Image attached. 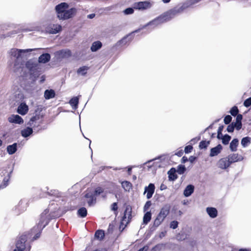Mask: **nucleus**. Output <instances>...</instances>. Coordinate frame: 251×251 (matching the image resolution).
I'll return each instance as SVG.
<instances>
[{
  "instance_id": "41",
  "label": "nucleus",
  "mask_w": 251,
  "mask_h": 251,
  "mask_svg": "<svg viewBox=\"0 0 251 251\" xmlns=\"http://www.w3.org/2000/svg\"><path fill=\"white\" fill-rule=\"evenodd\" d=\"M134 11L133 8L129 7L124 10L123 12L125 15H129L133 14L134 13Z\"/></svg>"
},
{
  "instance_id": "31",
  "label": "nucleus",
  "mask_w": 251,
  "mask_h": 251,
  "mask_svg": "<svg viewBox=\"0 0 251 251\" xmlns=\"http://www.w3.org/2000/svg\"><path fill=\"white\" fill-rule=\"evenodd\" d=\"M78 102H79V99H78V97H75L72 98L69 101L70 105L72 106L75 107V108H77Z\"/></svg>"
},
{
  "instance_id": "54",
  "label": "nucleus",
  "mask_w": 251,
  "mask_h": 251,
  "mask_svg": "<svg viewBox=\"0 0 251 251\" xmlns=\"http://www.w3.org/2000/svg\"><path fill=\"white\" fill-rule=\"evenodd\" d=\"M183 154V151L181 150L176 153V155H177L179 157H181Z\"/></svg>"
},
{
  "instance_id": "27",
  "label": "nucleus",
  "mask_w": 251,
  "mask_h": 251,
  "mask_svg": "<svg viewBox=\"0 0 251 251\" xmlns=\"http://www.w3.org/2000/svg\"><path fill=\"white\" fill-rule=\"evenodd\" d=\"M57 55L61 58H65L71 56V52L70 50H60L57 52Z\"/></svg>"
},
{
  "instance_id": "47",
  "label": "nucleus",
  "mask_w": 251,
  "mask_h": 251,
  "mask_svg": "<svg viewBox=\"0 0 251 251\" xmlns=\"http://www.w3.org/2000/svg\"><path fill=\"white\" fill-rule=\"evenodd\" d=\"M193 150V147L191 145H188L185 147L184 151L186 153H190Z\"/></svg>"
},
{
  "instance_id": "58",
  "label": "nucleus",
  "mask_w": 251,
  "mask_h": 251,
  "mask_svg": "<svg viewBox=\"0 0 251 251\" xmlns=\"http://www.w3.org/2000/svg\"><path fill=\"white\" fill-rule=\"evenodd\" d=\"M181 160L182 163H185L186 162L188 161V158L186 156H183Z\"/></svg>"
},
{
  "instance_id": "59",
  "label": "nucleus",
  "mask_w": 251,
  "mask_h": 251,
  "mask_svg": "<svg viewBox=\"0 0 251 251\" xmlns=\"http://www.w3.org/2000/svg\"><path fill=\"white\" fill-rule=\"evenodd\" d=\"M166 188H167V186L163 184H162L160 187V189L161 190H165Z\"/></svg>"
},
{
  "instance_id": "19",
  "label": "nucleus",
  "mask_w": 251,
  "mask_h": 251,
  "mask_svg": "<svg viewBox=\"0 0 251 251\" xmlns=\"http://www.w3.org/2000/svg\"><path fill=\"white\" fill-rule=\"evenodd\" d=\"M206 211L209 217L211 218H215L218 215V211L214 207H208L206 209Z\"/></svg>"
},
{
  "instance_id": "56",
  "label": "nucleus",
  "mask_w": 251,
  "mask_h": 251,
  "mask_svg": "<svg viewBox=\"0 0 251 251\" xmlns=\"http://www.w3.org/2000/svg\"><path fill=\"white\" fill-rule=\"evenodd\" d=\"M224 136L223 135V134H222V132H217V137L218 139H222V138H223Z\"/></svg>"
},
{
  "instance_id": "34",
  "label": "nucleus",
  "mask_w": 251,
  "mask_h": 251,
  "mask_svg": "<svg viewBox=\"0 0 251 251\" xmlns=\"http://www.w3.org/2000/svg\"><path fill=\"white\" fill-rule=\"evenodd\" d=\"M210 141H206L202 140L199 144V148L200 149H206L208 145L210 144Z\"/></svg>"
},
{
  "instance_id": "62",
  "label": "nucleus",
  "mask_w": 251,
  "mask_h": 251,
  "mask_svg": "<svg viewBox=\"0 0 251 251\" xmlns=\"http://www.w3.org/2000/svg\"><path fill=\"white\" fill-rule=\"evenodd\" d=\"M195 158L194 157H193V156H191L189 158V159H190V161H191V162H192L193 161V160L195 159Z\"/></svg>"
},
{
  "instance_id": "64",
  "label": "nucleus",
  "mask_w": 251,
  "mask_h": 251,
  "mask_svg": "<svg viewBox=\"0 0 251 251\" xmlns=\"http://www.w3.org/2000/svg\"><path fill=\"white\" fill-rule=\"evenodd\" d=\"M170 1H171V0H162V1H163L164 3H168V2H169Z\"/></svg>"
},
{
  "instance_id": "60",
  "label": "nucleus",
  "mask_w": 251,
  "mask_h": 251,
  "mask_svg": "<svg viewBox=\"0 0 251 251\" xmlns=\"http://www.w3.org/2000/svg\"><path fill=\"white\" fill-rule=\"evenodd\" d=\"M223 128H224V126H221L219 127L218 128V132H222V131L223 130Z\"/></svg>"
},
{
  "instance_id": "12",
  "label": "nucleus",
  "mask_w": 251,
  "mask_h": 251,
  "mask_svg": "<svg viewBox=\"0 0 251 251\" xmlns=\"http://www.w3.org/2000/svg\"><path fill=\"white\" fill-rule=\"evenodd\" d=\"M36 112H37V111ZM43 117V115L40 114V113H36L35 115L30 118V120L27 123V125L30 126L34 127L36 126V125L34 124V123H36L37 121L42 119Z\"/></svg>"
},
{
  "instance_id": "21",
  "label": "nucleus",
  "mask_w": 251,
  "mask_h": 251,
  "mask_svg": "<svg viewBox=\"0 0 251 251\" xmlns=\"http://www.w3.org/2000/svg\"><path fill=\"white\" fill-rule=\"evenodd\" d=\"M90 67L87 66H83L79 67L76 71V73L79 75L85 76L87 74Z\"/></svg>"
},
{
  "instance_id": "29",
  "label": "nucleus",
  "mask_w": 251,
  "mask_h": 251,
  "mask_svg": "<svg viewBox=\"0 0 251 251\" xmlns=\"http://www.w3.org/2000/svg\"><path fill=\"white\" fill-rule=\"evenodd\" d=\"M122 186L126 191L129 192L132 189V184L130 182L125 181L121 182Z\"/></svg>"
},
{
  "instance_id": "8",
  "label": "nucleus",
  "mask_w": 251,
  "mask_h": 251,
  "mask_svg": "<svg viewBox=\"0 0 251 251\" xmlns=\"http://www.w3.org/2000/svg\"><path fill=\"white\" fill-rule=\"evenodd\" d=\"M85 197L86 201L89 205H91L95 202V196L93 194V190L92 189L87 190L85 195Z\"/></svg>"
},
{
  "instance_id": "23",
  "label": "nucleus",
  "mask_w": 251,
  "mask_h": 251,
  "mask_svg": "<svg viewBox=\"0 0 251 251\" xmlns=\"http://www.w3.org/2000/svg\"><path fill=\"white\" fill-rule=\"evenodd\" d=\"M33 133L31 127H27L21 131V135L24 137H27Z\"/></svg>"
},
{
  "instance_id": "53",
  "label": "nucleus",
  "mask_w": 251,
  "mask_h": 251,
  "mask_svg": "<svg viewBox=\"0 0 251 251\" xmlns=\"http://www.w3.org/2000/svg\"><path fill=\"white\" fill-rule=\"evenodd\" d=\"M111 209L113 211H116L118 209L117 203L116 202H114L112 204Z\"/></svg>"
},
{
  "instance_id": "14",
  "label": "nucleus",
  "mask_w": 251,
  "mask_h": 251,
  "mask_svg": "<svg viewBox=\"0 0 251 251\" xmlns=\"http://www.w3.org/2000/svg\"><path fill=\"white\" fill-rule=\"evenodd\" d=\"M28 111V107L27 105L25 102L21 103L17 108V112L22 115H25Z\"/></svg>"
},
{
  "instance_id": "11",
  "label": "nucleus",
  "mask_w": 251,
  "mask_h": 251,
  "mask_svg": "<svg viewBox=\"0 0 251 251\" xmlns=\"http://www.w3.org/2000/svg\"><path fill=\"white\" fill-rule=\"evenodd\" d=\"M8 121L10 123H14L18 124H23L24 120L18 115L13 114L8 118Z\"/></svg>"
},
{
  "instance_id": "2",
  "label": "nucleus",
  "mask_w": 251,
  "mask_h": 251,
  "mask_svg": "<svg viewBox=\"0 0 251 251\" xmlns=\"http://www.w3.org/2000/svg\"><path fill=\"white\" fill-rule=\"evenodd\" d=\"M188 6V4L185 3H182L181 5H178L156 17L151 21L149 25L157 26L167 22L176 15L182 13Z\"/></svg>"
},
{
  "instance_id": "7",
  "label": "nucleus",
  "mask_w": 251,
  "mask_h": 251,
  "mask_svg": "<svg viewBox=\"0 0 251 251\" xmlns=\"http://www.w3.org/2000/svg\"><path fill=\"white\" fill-rule=\"evenodd\" d=\"M151 6V4L148 1H139L134 3V8L139 10H145L150 8Z\"/></svg>"
},
{
  "instance_id": "5",
  "label": "nucleus",
  "mask_w": 251,
  "mask_h": 251,
  "mask_svg": "<svg viewBox=\"0 0 251 251\" xmlns=\"http://www.w3.org/2000/svg\"><path fill=\"white\" fill-rule=\"evenodd\" d=\"M169 213V208L168 206L163 207L155 219L154 224L156 226H159L164 221Z\"/></svg>"
},
{
  "instance_id": "24",
  "label": "nucleus",
  "mask_w": 251,
  "mask_h": 251,
  "mask_svg": "<svg viewBox=\"0 0 251 251\" xmlns=\"http://www.w3.org/2000/svg\"><path fill=\"white\" fill-rule=\"evenodd\" d=\"M239 144V141L237 139H233L230 143L229 148L232 151H237V148Z\"/></svg>"
},
{
  "instance_id": "37",
  "label": "nucleus",
  "mask_w": 251,
  "mask_h": 251,
  "mask_svg": "<svg viewBox=\"0 0 251 251\" xmlns=\"http://www.w3.org/2000/svg\"><path fill=\"white\" fill-rule=\"evenodd\" d=\"M231 139V137L227 135H225L222 138V143L224 145H227L229 143V141Z\"/></svg>"
},
{
  "instance_id": "42",
  "label": "nucleus",
  "mask_w": 251,
  "mask_h": 251,
  "mask_svg": "<svg viewBox=\"0 0 251 251\" xmlns=\"http://www.w3.org/2000/svg\"><path fill=\"white\" fill-rule=\"evenodd\" d=\"M177 173H184L186 171V168L184 165H179L177 166Z\"/></svg>"
},
{
  "instance_id": "22",
  "label": "nucleus",
  "mask_w": 251,
  "mask_h": 251,
  "mask_svg": "<svg viewBox=\"0 0 251 251\" xmlns=\"http://www.w3.org/2000/svg\"><path fill=\"white\" fill-rule=\"evenodd\" d=\"M55 96V92L53 90H46L44 93V97L46 100L53 98Z\"/></svg>"
},
{
  "instance_id": "57",
  "label": "nucleus",
  "mask_w": 251,
  "mask_h": 251,
  "mask_svg": "<svg viewBox=\"0 0 251 251\" xmlns=\"http://www.w3.org/2000/svg\"><path fill=\"white\" fill-rule=\"evenodd\" d=\"M100 171H104L105 170L106 171H108V169L109 168L108 167H105V166H101L100 167Z\"/></svg>"
},
{
  "instance_id": "49",
  "label": "nucleus",
  "mask_w": 251,
  "mask_h": 251,
  "mask_svg": "<svg viewBox=\"0 0 251 251\" xmlns=\"http://www.w3.org/2000/svg\"><path fill=\"white\" fill-rule=\"evenodd\" d=\"M151 203L150 201H148L147 202H146V203H145V204L144 206V211H147L149 209L150 206H151Z\"/></svg>"
},
{
  "instance_id": "32",
  "label": "nucleus",
  "mask_w": 251,
  "mask_h": 251,
  "mask_svg": "<svg viewBox=\"0 0 251 251\" xmlns=\"http://www.w3.org/2000/svg\"><path fill=\"white\" fill-rule=\"evenodd\" d=\"M151 212H147L143 217V223L145 224H147L151 220Z\"/></svg>"
},
{
  "instance_id": "39",
  "label": "nucleus",
  "mask_w": 251,
  "mask_h": 251,
  "mask_svg": "<svg viewBox=\"0 0 251 251\" xmlns=\"http://www.w3.org/2000/svg\"><path fill=\"white\" fill-rule=\"evenodd\" d=\"M10 178V174H4V178L3 180L2 186L3 187H5L7 184V182L9 180Z\"/></svg>"
},
{
  "instance_id": "10",
  "label": "nucleus",
  "mask_w": 251,
  "mask_h": 251,
  "mask_svg": "<svg viewBox=\"0 0 251 251\" xmlns=\"http://www.w3.org/2000/svg\"><path fill=\"white\" fill-rule=\"evenodd\" d=\"M131 217V208L129 206L126 207L124 216L122 221V224L125 225L129 222Z\"/></svg>"
},
{
  "instance_id": "3",
  "label": "nucleus",
  "mask_w": 251,
  "mask_h": 251,
  "mask_svg": "<svg viewBox=\"0 0 251 251\" xmlns=\"http://www.w3.org/2000/svg\"><path fill=\"white\" fill-rule=\"evenodd\" d=\"M69 8V4L66 2H61L55 6V10L57 13V17L61 20H66L74 16L76 13L75 8Z\"/></svg>"
},
{
  "instance_id": "51",
  "label": "nucleus",
  "mask_w": 251,
  "mask_h": 251,
  "mask_svg": "<svg viewBox=\"0 0 251 251\" xmlns=\"http://www.w3.org/2000/svg\"><path fill=\"white\" fill-rule=\"evenodd\" d=\"M178 223L176 221H174L170 224V227L173 229H175L177 227Z\"/></svg>"
},
{
  "instance_id": "28",
  "label": "nucleus",
  "mask_w": 251,
  "mask_h": 251,
  "mask_svg": "<svg viewBox=\"0 0 251 251\" xmlns=\"http://www.w3.org/2000/svg\"><path fill=\"white\" fill-rule=\"evenodd\" d=\"M7 151L9 154H13L17 151V143L9 145L7 147Z\"/></svg>"
},
{
  "instance_id": "48",
  "label": "nucleus",
  "mask_w": 251,
  "mask_h": 251,
  "mask_svg": "<svg viewBox=\"0 0 251 251\" xmlns=\"http://www.w3.org/2000/svg\"><path fill=\"white\" fill-rule=\"evenodd\" d=\"M168 177H169V179L171 181H174L177 178V175L176 174H169Z\"/></svg>"
},
{
  "instance_id": "26",
  "label": "nucleus",
  "mask_w": 251,
  "mask_h": 251,
  "mask_svg": "<svg viewBox=\"0 0 251 251\" xmlns=\"http://www.w3.org/2000/svg\"><path fill=\"white\" fill-rule=\"evenodd\" d=\"M194 187L192 185H188L185 189L183 194L185 197L190 196L194 192Z\"/></svg>"
},
{
  "instance_id": "4",
  "label": "nucleus",
  "mask_w": 251,
  "mask_h": 251,
  "mask_svg": "<svg viewBox=\"0 0 251 251\" xmlns=\"http://www.w3.org/2000/svg\"><path fill=\"white\" fill-rule=\"evenodd\" d=\"M49 212V210L46 209L40 215L38 223V226L40 229H43L48 224L50 219Z\"/></svg>"
},
{
  "instance_id": "25",
  "label": "nucleus",
  "mask_w": 251,
  "mask_h": 251,
  "mask_svg": "<svg viewBox=\"0 0 251 251\" xmlns=\"http://www.w3.org/2000/svg\"><path fill=\"white\" fill-rule=\"evenodd\" d=\"M102 47V43L99 41H95L93 43L92 46L91 47V50L92 51H96Z\"/></svg>"
},
{
  "instance_id": "9",
  "label": "nucleus",
  "mask_w": 251,
  "mask_h": 251,
  "mask_svg": "<svg viewBox=\"0 0 251 251\" xmlns=\"http://www.w3.org/2000/svg\"><path fill=\"white\" fill-rule=\"evenodd\" d=\"M33 49L21 50L13 49L10 51L11 56L16 57L17 59L19 58L21 56L22 53L28 52L33 50Z\"/></svg>"
},
{
  "instance_id": "61",
  "label": "nucleus",
  "mask_w": 251,
  "mask_h": 251,
  "mask_svg": "<svg viewBox=\"0 0 251 251\" xmlns=\"http://www.w3.org/2000/svg\"><path fill=\"white\" fill-rule=\"evenodd\" d=\"M95 16V14H90L89 15H88V17L90 19H92Z\"/></svg>"
},
{
  "instance_id": "1",
  "label": "nucleus",
  "mask_w": 251,
  "mask_h": 251,
  "mask_svg": "<svg viewBox=\"0 0 251 251\" xmlns=\"http://www.w3.org/2000/svg\"><path fill=\"white\" fill-rule=\"evenodd\" d=\"M151 159L144 163L141 168L142 171L145 172L151 173H177V170L175 168H169L170 165L165 161L160 159Z\"/></svg>"
},
{
  "instance_id": "45",
  "label": "nucleus",
  "mask_w": 251,
  "mask_h": 251,
  "mask_svg": "<svg viewBox=\"0 0 251 251\" xmlns=\"http://www.w3.org/2000/svg\"><path fill=\"white\" fill-rule=\"evenodd\" d=\"M244 105L246 107L251 105V97L249 98L244 101Z\"/></svg>"
},
{
  "instance_id": "63",
  "label": "nucleus",
  "mask_w": 251,
  "mask_h": 251,
  "mask_svg": "<svg viewBox=\"0 0 251 251\" xmlns=\"http://www.w3.org/2000/svg\"><path fill=\"white\" fill-rule=\"evenodd\" d=\"M239 251H249V250L246 249H241L239 250Z\"/></svg>"
},
{
  "instance_id": "43",
  "label": "nucleus",
  "mask_w": 251,
  "mask_h": 251,
  "mask_svg": "<svg viewBox=\"0 0 251 251\" xmlns=\"http://www.w3.org/2000/svg\"><path fill=\"white\" fill-rule=\"evenodd\" d=\"M233 125L235 127V128L237 130H239L242 128V122H237L236 121L235 123L233 122Z\"/></svg>"
},
{
  "instance_id": "20",
  "label": "nucleus",
  "mask_w": 251,
  "mask_h": 251,
  "mask_svg": "<svg viewBox=\"0 0 251 251\" xmlns=\"http://www.w3.org/2000/svg\"><path fill=\"white\" fill-rule=\"evenodd\" d=\"M50 59V55L48 53H43L38 58V62L41 63H46Z\"/></svg>"
},
{
  "instance_id": "40",
  "label": "nucleus",
  "mask_w": 251,
  "mask_h": 251,
  "mask_svg": "<svg viewBox=\"0 0 251 251\" xmlns=\"http://www.w3.org/2000/svg\"><path fill=\"white\" fill-rule=\"evenodd\" d=\"M132 169V166H128V167H125L123 168H120L119 169H116L115 170L121 171L122 172H126L127 173H130Z\"/></svg>"
},
{
  "instance_id": "30",
  "label": "nucleus",
  "mask_w": 251,
  "mask_h": 251,
  "mask_svg": "<svg viewBox=\"0 0 251 251\" xmlns=\"http://www.w3.org/2000/svg\"><path fill=\"white\" fill-rule=\"evenodd\" d=\"M25 249V243L22 241H18L16 244V248L14 251H24Z\"/></svg>"
},
{
  "instance_id": "17",
  "label": "nucleus",
  "mask_w": 251,
  "mask_h": 251,
  "mask_svg": "<svg viewBox=\"0 0 251 251\" xmlns=\"http://www.w3.org/2000/svg\"><path fill=\"white\" fill-rule=\"evenodd\" d=\"M227 157H228L231 164L234 163V162L241 161L243 158L241 155H239L237 153L231 154L229 155Z\"/></svg>"
},
{
  "instance_id": "33",
  "label": "nucleus",
  "mask_w": 251,
  "mask_h": 251,
  "mask_svg": "<svg viewBox=\"0 0 251 251\" xmlns=\"http://www.w3.org/2000/svg\"><path fill=\"white\" fill-rule=\"evenodd\" d=\"M104 236V231L102 230H99L95 233V237L99 240H102Z\"/></svg>"
},
{
  "instance_id": "50",
  "label": "nucleus",
  "mask_w": 251,
  "mask_h": 251,
  "mask_svg": "<svg viewBox=\"0 0 251 251\" xmlns=\"http://www.w3.org/2000/svg\"><path fill=\"white\" fill-rule=\"evenodd\" d=\"M102 192V190L101 188H98L95 191L93 190V194L95 196L100 195Z\"/></svg>"
},
{
  "instance_id": "55",
  "label": "nucleus",
  "mask_w": 251,
  "mask_h": 251,
  "mask_svg": "<svg viewBox=\"0 0 251 251\" xmlns=\"http://www.w3.org/2000/svg\"><path fill=\"white\" fill-rule=\"evenodd\" d=\"M149 248V246L148 245L144 246L143 248L139 250L138 251H147Z\"/></svg>"
},
{
  "instance_id": "15",
  "label": "nucleus",
  "mask_w": 251,
  "mask_h": 251,
  "mask_svg": "<svg viewBox=\"0 0 251 251\" xmlns=\"http://www.w3.org/2000/svg\"><path fill=\"white\" fill-rule=\"evenodd\" d=\"M48 31L51 34H55L59 31H60L62 29V27L60 25L58 24H53L50 25L48 27Z\"/></svg>"
},
{
  "instance_id": "52",
  "label": "nucleus",
  "mask_w": 251,
  "mask_h": 251,
  "mask_svg": "<svg viewBox=\"0 0 251 251\" xmlns=\"http://www.w3.org/2000/svg\"><path fill=\"white\" fill-rule=\"evenodd\" d=\"M236 119V121L237 122H242V120L243 119V116L241 114H237Z\"/></svg>"
},
{
  "instance_id": "46",
  "label": "nucleus",
  "mask_w": 251,
  "mask_h": 251,
  "mask_svg": "<svg viewBox=\"0 0 251 251\" xmlns=\"http://www.w3.org/2000/svg\"><path fill=\"white\" fill-rule=\"evenodd\" d=\"M234 128L235 127L233 122L227 126L226 130L228 132H232L234 131Z\"/></svg>"
},
{
  "instance_id": "16",
  "label": "nucleus",
  "mask_w": 251,
  "mask_h": 251,
  "mask_svg": "<svg viewBox=\"0 0 251 251\" xmlns=\"http://www.w3.org/2000/svg\"><path fill=\"white\" fill-rule=\"evenodd\" d=\"M154 189L155 187L152 183L150 184L148 187L145 188L144 193H147L146 197L147 199H149L152 197L154 192Z\"/></svg>"
},
{
  "instance_id": "38",
  "label": "nucleus",
  "mask_w": 251,
  "mask_h": 251,
  "mask_svg": "<svg viewBox=\"0 0 251 251\" xmlns=\"http://www.w3.org/2000/svg\"><path fill=\"white\" fill-rule=\"evenodd\" d=\"M229 112L231 114V115H232L233 116H236L237 114H238L239 112V110L237 106H234L233 107H232L231 108Z\"/></svg>"
},
{
  "instance_id": "6",
  "label": "nucleus",
  "mask_w": 251,
  "mask_h": 251,
  "mask_svg": "<svg viewBox=\"0 0 251 251\" xmlns=\"http://www.w3.org/2000/svg\"><path fill=\"white\" fill-rule=\"evenodd\" d=\"M176 245L171 243L158 244L151 249V251H164L167 249L175 250Z\"/></svg>"
},
{
  "instance_id": "44",
  "label": "nucleus",
  "mask_w": 251,
  "mask_h": 251,
  "mask_svg": "<svg viewBox=\"0 0 251 251\" xmlns=\"http://www.w3.org/2000/svg\"><path fill=\"white\" fill-rule=\"evenodd\" d=\"M232 120V117L230 115H226L224 118V123L225 124H229Z\"/></svg>"
},
{
  "instance_id": "18",
  "label": "nucleus",
  "mask_w": 251,
  "mask_h": 251,
  "mask_svg": "<svg viewBox=\"0 0 251 251\" xmlns=\"http://www.w3.org/2000/svg\"><path fill=\"white\" fill-rule=\"evenodd\" d=\"M222 149L223 147L222 145L219 144L216 147L211 149L209 155L210 156H216L221 152Z\"/></svg>"
},
{
  "instance_id": "35",
  "label": "nucleus",
  "mask_w": 251,
  "mask_h": 251,
  "mask_svg": "<svg viewBox=\"0 0 251 251\" xmlns=\"http://www.w3.org/2000/svg\"><path fill=\"white\" fill-rule=\"evenodd\" d=\"M251 142V138L249 137H244L241 140V144L244 147H247Z\"/></svg>"
},
{
  "instance_id": "36",
  "label": "nucleus",
  "mask_w": 251,
  "mask_h": 251,
  "mask_svg": "<svg viewBox=\"0 0 251 251\" xmlns=\"http://www.w3.org/2000/svg\"><path fill=\"white\" fill-rule=\"evenodd\" d=\"M78 214L81 217H85L87 215V210L85 208L82 207L78 210Z\"/></svg>"
},
{
  "instance_id": "13",
  "label": "nucleus",
  "mask_w": 251,
  "mask_h": 251,
  "mask_svg": "<svg viewBox=\"0 0 251 251\" xmlns=\"http://www.w3.org/2000/svg\"><path fill=\"white\" fill-rule=\"evenodd\" d=\"M230 164L231 163L228 157L223 158L220 159L218 162V166L222 169H226L228 168L230 165Z\"/></svg>"
}]
</instances>
